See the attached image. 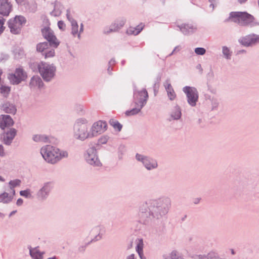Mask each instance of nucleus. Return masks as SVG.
<instances>
[{"mask_svg": "<svg viewBox=\"0 0 259 259\" xmlns=\"http://www.w3.org/2000/svg\"><path fill=\"white\" fill-rule=\"evenodd\" d=\"M40 153L44 160L48 163L55 164L63 158L68 156L66 151L60 150L56 147L46 145L40 149Z\"/></svg>", "mask_w": 259, "mask_h": 259, "instance_id": "1", "label": "nucleus"}, {"mask_svg": "<svg viewBox=\"0 0 259 259\" xmlns=\"http://www.w3.org/2000/svg\"><path fill=\"white\" fill-rule=\"evenodd\" d=\"M254 18L245 12H232L230 13L228 20L243 25H247L253 22Z\"/></svg>", "mask_w": 259, "mask_h": 259, "instance_id": "2", "label": "nucleus"}, {"mask_svg": "<svg viewBox=\"0 0 259 259\" xmlns=\"http://www.w3.org/2000/svg\"><path fill=\"white\" fill-rule=\"evenodd\" d=\"M148 97V93L145 90L135 93L134 98L137 107L131 110L126 111L125 114L129 116L138 113L146 103Z\"/></svg>", "mask_w": 259, "mask_h": 259, "instance_id": "3", "label": "nucleus"}, {"mask_svg": "<svg viewBox=\"0 0 259 259\" xmlns=\"http://www.w3.org/2000/svg\"><path fill=\"white\" fill-rule=\"evenodd\" d=\"M38 69L40 75L46 81L50 80L55 75L56 68L52 65L41 62L38 65Z\"/></svg>", "mask_w": 259, "mask_h": 259, "instance_id": "4", "label": "nucleus"}, {"mask_svg": "<svg viewBox=\"0 0 259 259\" xmlns=\"http://www.w3.org/2000/svg\"><path fill=\"white\" fill-rule=\"evenodd\" d=\"M25 22L24 17L22 16H16L13 19L9 22V27L11 31L14 34L20 32L22 25Z\"/></svg>", "mask_w": 259, "mask_h": 259, "instance_id": "5", "label": "nucleus"}, {"mask_svg": "<svg viewBox=\"0 0 259 259\" xmlns=\"http://www.w3.org/2000/svg\"><path fill=\"white\" fill-rule=\"evenodd\" d=\"M183 91L187 95L189 104L192 106H195L198 99V93L196 89L190 87H185L183 88Z\"/></svg>", "mask_w": 259, "mask_h": 259, "instance_id": "6", "label": "nucleus"}, {"mask_svg": "<svg viewBox=\"0 0 259 259\" xmlns=\"http://www.w3.org/2000/svg\"><path fill=\"white\" fill-rule=\"evenodd\" d=\"M42 33L45 39L50 42V45L53 46L55 48L58 47L60 42L54 34L53 31L49 27L43 29L42 30Z\"/></svg>", "mask_w": 259, "mask_h": 259, "instance_id": "7", "label": "nucleus"}, {"mask_svg": "<svg viewBox=\"0 0 259 259\" xmlns=\"http://www.w3.org/2000/svg\"><path fill=\"white\" fill-rule=\"evenodd\" d=\"M27 77L26 73L21 68H17L15 74H10L9 79L13 84H18Z\"/></svg>", "mask_w": 259, "mask_h": 259, "instance_id": "8", "label": "nucleus"}, {"mask_svg": "<svg viewBox=\"0 0 259 259\" xmlns=\"http://www.w3.org/2000/svg\"><path fill=\"white\" fill-rule=\"evenodd\" d=\"M107 123L101 120L95 122L91 129L92 137L98 136L103 133L106 130Z\"/></svg>", "mask_w": 259, "mask_h": 259, "instance_id": "9", "label": "nucleus"}, {"mask_svg": "<svg viewBox=\"0 0 259 259\" xmlns=\"http://www.w3.org/2000/svg\"><path fill=\"white\" fill-rule=\"evenodd\" d=\"M75 135L77 139L83 140L89 138H92L91 132H88V127L85 124H80L77 127Z\"/></svg>", "mask_w": 259, "mask_h": 259, "instance_id": "10", "label": "nucleus"}, {"mask_svg": "<svg viewBox=\"0 0 259 259\" xmlns=\"http://www.w3.org/2000/svg\"><path fill=\"white\" fill-rule=\"evenodd\" d=\"M240 42L245 46H249L254 44L257 42H259V36L252 34L248 35L240 40Z\"/></svg>", "mask_w": 259, "mask_h": 259, "instance_id": "11", "label": "nucleus"}, {"mask_svg": "<svg viewBox=\"0 0 259 259\" xmlns=\"http://www.w3.org/2000/svg\"><path fill=\"white\" fill-rule=\"evenodd\" d=\"M136 158L139 161H142L146 167L148 169L155 168L157 166V163L154 160L149 159L147 157H145L140 154H137Z\"/></svg>", "mask_w": 259, "mask_h": 259, "instance_id": "12", "label": "nucleus"}, {"mask_svg": "<svg viewBox=\"0 0 259 259\" xmlns=\"http://www.w3.org/2000/svg\"><path fill=\"white\" fill-rule=\"evenodd\" d=\"M11 5L8 0H0V14L8 16L11 10Z\"/></svg>", "mask_w": 259, "mask_h": 259, "instance_id": "13", "label": "nucleus"}, {"mask_svg": "<svg viewBox=\"0 0 259 259\" xmlns=\"http://www.w3.org/2000/svg\"><path fill=\"white\" fill-rule=\"evenodd\" d=\"M13 124V120L12 118L8 115H1L0 116V128L4 130L6 127L11 126Z\"/></svg>", "mask_w": 259, "mask_h": 259, "instance_id": "14", "label": "nucleus"}, {"mask_svg": "<svg viewBox=\"0 0 259 259\" xmlns=\"http://www.w3.org/2000/svg\"><path fill=\"white\" fill-rule=\"evenodd\" d=\"M96 150L94 149H91L89 150L88 155L86 157L87 160L89 163L90 164H95L96 165H98V163L97 161V157L96 154Z\"/></svg>", "mask_w": 259, "mask_h": 259, "instance_id": "15", "label": "nucleus"}, {"mask_svg": "<svg viewBox=\"0 0 259 259\" xmlns=\"http://www.w3.org/2000/svg\"><path fill=\"white\" fill-rule=\"evenodd\" d=\"M164 87L169 99L170 100H174L176 98V94L171 84L168 82H166L164 84Z\"/></svg>", "mask_w": 259, "mask_h": 259, "instance_id": "16", "label": "nucleus"}, {"mask_svg": "<svg viewBox=\"0 0 259 259\" xmlns=\"http://www.w3.org/2000/svg\"><path fill=\"white\" fill-rule=\"evenodd\" d=\"M16 134V131L14 128H11L4 137V141L6 144H9L14 139Z\"/></svg>", "mask_w": 259, "mask_h": 259, "instance_id": "17", "label": "nucleus"}, {"mask_svg": "<svg viewBox=\"0 0 259 259\" xmlns=\"http://www.w3.org/2000/svg\"><path fill=\"white\" fill-rule=\"evenodd\" d=\"M43 85V82L41 78L38 76H33L30 82L31 87L40 88Z\"/></svg>", "mask_w": 259, "mask_h": 259, "instance_id": "18", "label": "nucleus"}, {"mask_svg": "<svg viewBox=\"0 0 259 259\" xmlns=\"http://www.w3.org/2000/svg\"><path fill=\"white\" fill-rule=\"evenodd\" d=\"M124 25V21L123 20L116 21L111 26L110 30L107 32L117 31Z\"/></svg>", "mask_w": 259, "mask_h": 259, "instance_id": "19", "label": "nucleus"}, {"mask_svg": "<svg viewBox=\"0 0 259 259\" xmlns=\"http://www.w3.org/2000/svg\"><path fill=\"white\" fill-rule=\"evenodd\" d=\"M13 196V194L11 195L7 192H4L0 194V203H7L10 202L12 201Z\"/></svg>", "mask_w": 259, "mask_h": 259, "instance_id": "20", "label": "nucleus"}, {"mask_svg": "<svg viewBox=\"0 0 259 259\" xmlns=\"http://www.w3.org/2000/svg\"><path fill=\"white\" fill-rule=\"evenodd\" d=\"M144 25L142 24L137 26V27H130L127 30V33L130 34L137 35L143 29Z\"/></svg>", "mask_w": 259, "mask_h": 259, "instance_id": "21", "label": "nucleus"}, {"mask_svg": "<svg viewBox=\"0 0 259 259\" xmlns=\"http://www.w3.org/2000/svg\"><path fill=\"white\" fill-rule=\"evenodd\" d=\"M50 45L47 42H41L37 45L36 50L40 53H45L49 48Z\"/></svg>", "mask_w": 259, "mask_h": 259, "instance_id": "22", "label": "nucleus"}, {"mask_svg": "<svg viewBox=\"0 0 259 259\" xmlns=\"http://www.w3.org/2000/svg\"><path fill=\"white\" fill-rule=\"evenodd\" d=\"M30 254L34 259H42V254L36 248L30 249Z\"/></svg>", "mask_w": 259, "mask_h": 259, "instance_id": "23", "label": "nucleus"}, {"mask_svg": "<svg viewBox=\"0 0 259 259\" xmlns=\"http://www.w3.org/2000/svg\"><path fill=\"white\" fill-rule=\"evenodd\" d=\"M143 242L142 240L141 239L139 240V243L137 246L136 250L141 259H146L143 256Z\"/></svg>", "mask_w": 259, "mask_h": 259, "instance_id": "24", "label": "nucleus"}, {"mask_svg": "<svg viewBox=\"0 0 259 259\" xmlns=\"http://www.w3.org/2000/svg\"><path fill=\"white\" fill-rule=\"evenodd\" d=\"M33 139L36 142H47L48 141V138L45 135H35L33 136Z\"/></svg>", "mask_w": 259, "mask_h": 259, "instance_id": "25", "label": "nucleus"}, {"mask_svg": "<svg viewBox=\"0 0 259 259\" xmlns=\"http://www.w3.org/2000/svg\"><path fill=\"white\" fill-rule=\"evenodd\" d=\"M20 183H21V181L19 180H18V179L11 181L9 182V184L11 186V189L12 190V193H13V195H15V191L14 189V188L17 186H19L20 185Z\"/></svg>", "mask_w": 259, "mask_h": 259, "instance_id": "26", "label": "nucleus"}, {"mask_svg": "<svg viewBox=\"0 0 259 259\" xmlns=\"http://www.w3.org/2000/svg\"><path fill=\"white\" fill-rule=\"evenodd\" d=\"M51 190V186L49 184L45 185L40 191V195L42 197H45L48 194Z\"/></svg>", "mask_w": 259, "mask_h": 259, "instance_id": "27", "label": "nucleus"}, {"mask_svg": "<svg viewBox=\"0 0 259 259\" xmlns=\"http://www.w3.org/2000/svg\"><path fill=\"white\" fill-rule=\"evenodd\" d=\"M72 33L73 35H75L78 33V26L76 21H71Z\"/></svg>", "mask_w": 259, "mask_h": 259, "instance_id": "28", "label": "nucleus"}, {"mask_svg": "<svg viewBox=\"0 0 259 259\" xmlns=\"http://www.w3.org/2000/svg\"><path fill=\"white\" fill-rule=\"evenodd\" d=\"M110 124L115 129H117L118 131H120L122 128V125L116 120L111 119L110 120Z\"/></svg>", "mask_w": 259, "mask_h": 259, "instance_id": "29", "label": "nucleus"}, {"mask_svg": "<svg viewBox=\"0 0 259 259\" xmlns=\"http://www.w3.org/2000/svg\"><path fill=\"white\" fill-rule=\"evenodd\" d=\"M181 116V112L179 107H176L174 112L171 114V117L174 119H178Z\"/></svg>", "mask_w": 259, "mask_h": 259, "instance_id": "30", "label": "nucleus"}, {"mask_svg": "<svg viewBox=\"0 0 259 259\" xmlns=\"http://www.w3.org/2000/svg\"><path fill=\"white\" fill-rule=\"evenodd\" d=\"M55 50L53 49L49 50L48 49L44 53H43L45 58L53 57L55 56Z\"/></svg>", "mask_w": 259, "mask_h": 259, "instance_id": "31", "label": "nucleus"}, {"mask_svg": "<svg viewBox=\"0 0 259 259\" xmlns=\"http://www.w3.org/2000/svg\"><path fill=\"white\" fill-rule=\"evenodd\" d=\"M10 92V88L6 86H2L1 88V93L4 96L7 97Z\"/></svg>", "mask_w": 259, "mask_h": 259, "instance_id": "32", "label": "nucleus"}, {"mask_svg": "<svg viewBox=\"0 0 259 259\" xmlns=\"http://www.w3.org/2000/svg\"><path fill=\"white\" fill-rule=\"evenodd\" d=\"M195 52L197 55H203L205 53L206 51L203 48H197L195 49Z\"/></svg>", "mask_w": 259, "mask_h": 259, "instance_id": "33", "label": "nucleus"}, {"mask_svg": "<svg viewBox=\"0 0 259 259\" xmlns=\"http://www.w3.org/2000/svg\"><path fill=\"white\" fill-rule=\"evenodd\" d=\"M20 194L21 196L25 197L26 198L29 197L30 196V191L28 190L21 191L20 192Z\"/></svg>", "mask_w": 259, "mask_h": 259, "instance_id": "34", "label": "nucleus"}, {"mask_svg": "<svg viewBox=\"0 0 259 259\" xmlns=\"http://www.w3.org/2000/svg\"><path fill=\"white\" fill-rule=\"evenodd\" d=\"M223 53L224 55L227 58H229L231 55L230 53V50L227 47H223Z\"/></svg>", "mask_w": 259, "mask_h": 259, "instance_id": "35", "label": "nucleus"}, {"mask_svg": "<svg viewBox=\"0 0 259 259\" xmlns=\"http://www.w3.org/2000/svg\"><path fill=\"white\" fill-rule=\"evenodd\" d=\"M5 20L2 17L0 16V33L2 32L5 28L4 26V23Z\"/></svg>", "mask_w": 259, "mask_h": 259, "instance_id": "36", "label": "nucleus"}, {"mask_svg": "<svg viewBox=\"0 0 259 259\" xmlns=\"http://www.w3.org/2000/svg\"><path fill=\"white\" fill-rule=\"evenodd\" d=\"M16 108L12 106L10 109H6L5 111L10 113H15L16 112Z\"/></svg>", "mask_w": 259, "mask_h": 259, "instance_id": "37", "label": "nucleus"}, {"mask_svg": "<svg viewBox=\"0 0 259 259\" xmlns=\"http://www.w3.org/2000/svg\"><path fill=\"white\" fill-rule=\"evenodd\" d=\"M202 259H217V257L214 253H210L207 256H205Z\"/></svg>", "mask_w": 259, "mask_h": 259, "instance_id": "38", "label": "nucleus"}, {"mask_svg": "<svg viewBox=\"0 0 259 259\" xmlns=\"http://www.w3.org/2000/svg\"><path fill=\"white\" fill-rule=\"evenodd\" d=\"M58 27L60 29H62V30H64L65 29V24L64 23V22L63 21H59L58 22Z\"/></svg>", "mask_w": 259, "mask_h": 259, "instance_id": "39", "label": "nucleus"}, {"mask_svg": "<svg viewBox=\"0 0 259 259\" xmlns=\"http://www.w3.org/2000/svg\"><path fill=\"white\" fill-rule=\"evenodd\" d=\"M0 155L1 156L5 155L4 147L2 145H0Z\"/></svg>", "mask_w": 259, "mask_h": 259, "instance_id": "40", "label": "nucleus"}, {"mask_svg": "<svg viewBox=\"0 0 259 259\" xmlns=\"http://www.w3.org/2000/svg\"><path fill=\"white\" fill-rule=\"evenodd\" d=\"M23 202V200L21 198H19L17 201L16 204L17 205L20 206L22 204Z\"/></svg>", "mask_w": 259, "mask_h": 259, "instance_id": "41", "label": "nucleus"}, {"mask_svg": "<svg viewBox=\"0 0 259 259\" xmlns=\"http://www.w3.org/2000/svg\"><path fill=\"white\" fill-rule=\"evenodd\" d=\"M67 19L71 22V21L72 20H74L73 19H72L71 17H70V14H69V12L68 11L67 12Z\"/></svg>", "mask_w": 259, "mask_h": 259, "instance_id": "42", "label": "nucleus"}, {"mask_svg": "<svg viewBox=\"0 0 259 259\" xmlns=\"http://www.w3.org/2000/svg\"><path fill=\"white\" fill-rule=\"evenodd\" d=\"M180 50V48L179 47H176L174 51L172 52V54H173L175 52L179 51Z\"/></svg>", "mask_w": 259, "mask_h": 259, "instance_id": "43", "label": "nucleus"}, {"mask_svg": "<svg viewBox=\"0 0 259 259\" xmlns=\"http://www.w3.org/2000/svg\"><path fill=\"white\" fill-rule=\"evenodd\" d=\"M247 0H238V2L239 4H242L245 3Z\"/></svg>", "mask_w": 259, "mask_h": 259, "instance_id": "44", "label": "nucleus"}, {"mask_svg": "<svg viewBox=\"0 0 259 259\" xmlns=\"http://www.w3.org/2000/svg\"><path fill=\"white\" fill-rule=\"evenodd\" d=\"M127 259H135L134 258V254H132L130 255L128 257Z\"/></svg>", "mask_w": 259, "mask_h": 259, "instance_id": "45", "label": "nucleus"}, {"mask_svg": "<svg viewBox=\"0 0 259 259\" xmlns=\"http://www.w3.org/2000/svg\"><path fill=\"white\" fill-rule=\"evenodd\" d=\"M83 30V25L82 24L81 25V28H80V31H82Z\"/></svg>", "mask_w": 259, "mask_h": 259, "instance_id": "46", "label": "nucleus"}, {"mask_svg": "<svg viewBox=\"0 0 259 259\" xmlns=\"http://www.w3.org/2000/svg\"><path fill=\"white\" fill-rule=\"evenodd\" d=\"M16 211H13L10 213V215H12V214H14Z\"/></svg>", "mask_w": 259, "mask_h": 259, "instance_id": "47", "label": "nucleus"}, {"mask_svg": "<svg viewBox=\"0 0 259 259\" xmlns=\"http://www.w3.org/2000/svg\"><path fill=\"white\" fill-rule=\"evenodd\" d=\"M172 255H174L175 256H176V252H172Z\"/></svg>", "mask_w": 259, "mask_h": 259, "instance_id": "48", "label": "nucleus"}, {"mask_svg": "<svg viewBox=\"0 0 259 259\" xmlns=\"http://www.w3.org/2000/svg\"><path fill=\"white\" fill-rule=\"evenodd\" d=\"M209 1L211 2H212L215 1V0H209Z\"/></svg>", "mask_w": 259, "mask_h": 259, "instance_id": "49", "label": "nucleus"}, {"mask_svg": "<svg viewBox=\"0 0 259 259\" xmlns=\"http://www.w3.org/2000/svg\"><path fill=\"white\" fill-rule=\"evenodd\" d=\"M232 254H234V251L233 250H232Z\"/></svg>", "mask_w": 259, "mask_h": 259, "instance_id": "50", "label": "nucleus"}]
</instances>
